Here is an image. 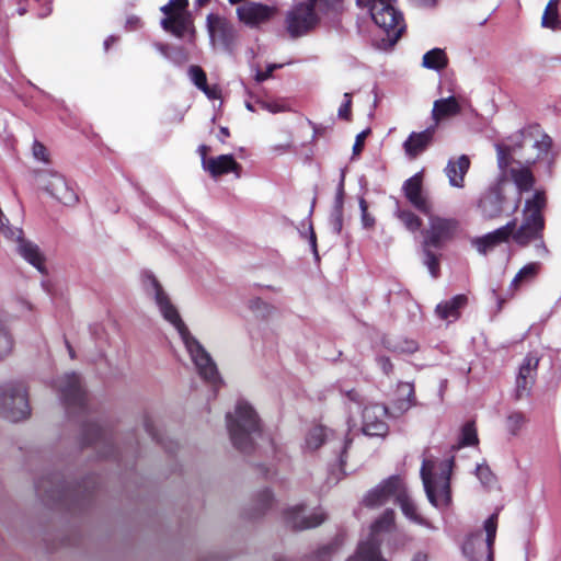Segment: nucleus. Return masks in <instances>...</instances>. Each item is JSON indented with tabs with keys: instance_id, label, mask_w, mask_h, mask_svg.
Wrapping results in <instances>:
<instances>
[{
	"instance_id": "1",
	"label": "nucleus",
	"mask_w": 561,
	"mask_h": 561,
	"mask_svg": "<svg viewBox=\"0 0 561 561\" xmlns=\"http://www.w3.org/2000/svg\"><path fill=\"white\" fill-rule=\"evenodd\" d=\"M142 285L146 294L154 300L164 320L170 322L179 332L198 375L213 385L219 382L220 376L215 362L199 341L191 334L185 323L182 321L178 309L171 302L168 294L164 291L156 276L152 273L145 272L142 274Z\"/></svg>"
},
{
	"instance_id": "2",
	"label": "nucleus",
	"mask_w": 561,
	"mask_h": 561,
	"mask_svg": "<svg viewBox=\"0 0 561 561\" xmlns=\"http://www.w3.org/2000/svg\"><path fill=\"white\" fill-rule=\"evenodd\" d=\"M341 0H295L285 16V26L294 38L314 30L323 15L335 11Z\"/></svg>"
},
{
	"instance_id": "3",
	"label": "nucleus",
	"mask_w": 561,
	"mask_h": 561,
	"mask_svg": "<svg viewBox=\"0 0 561 561\" xmlns=\"http://www.w3.org/2000/svg\"><path fill=\"white\" fill-rule=\"evenodd\" d=\"M226 422L232 445L243 453L252 450L261 434L260 419L253 407L244 400L238 401L234 411L227 413Z\"/></svg>"
},
{
	"instance_id": "4",
	"label": "nucleus",
	"mask_w": 561,
	"mask_h": 561,
	"mask_svg": "<svg viewBox=\"0 0 561 561\" xmlns=\"http://www.w3.org/2000/svg\"><path fill=\"white\" fill-rule=\"evenodd\" d=\"M546 196L541 191H537L531 198L525 201L523 208V220L520 226L512 232V240L522 247L529 244L531 241H539L536 244L538 251L547 253V249L542 241V232L545 229L543 209L546 207Z\"/></svg>"
},
{
	"instance_id": "5",
	"label": "nucleus",
	"mask_w": 561,
	"mask_h": 561,
	"mask_svg": "<svg viewBox=\"0 0 561 561\" xmlns=\"http://www.w3.org/2000/svg\"><path fill=\"white\" fill-rule=\"evenodd\" d=\"M453 459L434 460L424 458L421 467V478L426 496L435 507H443L450 502V473Z\"/></svg>"
},
{
	"instance_id": "6",
	"label": "nucleus",
	"mask_w": 561,
	"mask_h": 561,
	"mask_svg": "<svg viewBox=\"0 0 561 561\" xmlns=\"http://www.w3.org/2000/svg\"><path fill=\"white\" fill-rule=\"evenodd\" d=\"M356 3L369 11L373 21L387 34L391 45L399 39L404 30V23L393 0H356Z\"/></svg>"
},
{
	"instance_id": "7",
	"label": "nucleus",
	"mask_w": 561,
	"mask_h": 561,
	"mask_svg": "<svg viewBox=\"0 0 561 561\" xmlns=\"http://www.w3.org/2000/svg\"><path fill=\"white\" fill-rule=\"evenodd\" d=\"M497 529V514H492L484 522L485 537L481 531L470 534L463 545L462 552L468 561H493V545Z\"/></svg>"
},
{
	"instance_id": "8",
	"label": "nucleus",
	"mask_w": 561,
	"mask_h": 561,
	"mask_svg": "<svg viewBox=\"0 0 561 561\" xmlns=\"http://www.w3.org/2000/svg\"><path fill=\"white\" fill-rule=\"evenodd\" d=\"M30 413L27 391L22 382L12 381L0 387V414L3 417L18 422Z\"/></svg>"
},
{
	"instance_id": "9",
	"label": "nucleus",
	"mask_w": 561,
	"mask_h": 561,
	"mask_svg": "<svg viewBox=\"0 0 561 561\" xmlns=\"http://www.w3.org/2000/svg\"><path fill=\"white\" fill-rule=\"evenodd\" d=\"M394 522V513L387 510L382 516L371 525V530L367 540L358 543L356 552L347 561H386L379 549L378 535L390 529Z\"/></svg>"
},
{
	"instance_id": "10",
	"label": "nucleus",
	"mask_w": 561,
	"mask_h": 561,
	"mask_svg": "<svg viewBox=\"0 0 561 561\" xmlns=\"http://www.w3.org/2000/svg\"><path fill=\"white\" fill-rule=\"evenodd\" d=\"M497 164L503 173L510 174L512 181L516 185L519 195L523 192L530 191L534 186V175L529 168L517 163L512 165V156L515 153V148L510 145L496 144Z\"/></svg>"
},
{
	"instance_id": "11",
	"label": "nucleus",
	"mask_w": 561,
	"mask_h": 561,
	"mask_svg": "<svg viewBox=\"0 0 561 561\" xmlns=\"http://www.w3.org/2000/svg\"><path fill=\"white\" fill-rule=\"evenodd\" d=\"M0 232L8 239L18 242V251L20 255L33 265L39 273H46L45 257L41 252L39 248L31 242L26 241L22 238V230L19 228H11L9 226V220L4 216L2 209L0 208Z\"/></svg>"
},
{
	"instance_id": "12",
	"label": "nucleus",
	"mask_w": 561,
	"mask_h": 561,
	"mask_svg": "<svg viewBox=\"0 0 561 561\" xmlns=\"http://www.w3.org/2000/svg\"><path fill=\"white\" fill-rule=\"evenodd\" d=\"M35 180L41 188L61 204L72 206L78 202L76 192L58 172L48 169L39 170L35 174Z\"/></svg>"
},
{
	"instance_id": "13",
	"label": "nucleus",
	"mask_w": 561,
	"mask_h": 561,
	"mask_svg": "<svg viewBox=\"0 0 561 561\" xmlns=\"http://www.w3.org/2000/svg\"><path fill=\"white\" fill-rule=\"evenodd\" d=\"M188 0H170L161 8L167 15L161 20L163 30L171 32L176 37H183L191 27V19L187 13Z\"/></svg>"
},
{
	"instance_id": "14",
	"label": "nucleus",
	"mask_w": 561,
	"mask_h": 561,
	"mask_svg": "<svg viewBox=\"0 0 561 561\" xmlns=\"http://www.w3.org/2000/svg\"><path fill=\"white\" fill-rule=\"evenodd\" d=\"M541 356L538 352H529L519 363L515 379V398L528 397L536 382L538 365Z\"/></svg>"
},
{
	"instance_id": "15",
	"label": "nucleus",
	"mask_w": 561,
	"mask_h": 561,
	"mask_svg": "<svg viewBox=\"0 0 561 561\" xmlns=\"http://www.w3.org/2000/svg\"><path fill=\"white\" fill-rule=\"evenodd\" d=\"M426 216L428 218V228L424 233L426 245L440 248L443 243L454 238L458 229L456 219L436 216L433 210Z\"/></svg>"
},
{
	"instance_id": "16",
	"label": "nucleus",
	"mask_w": 561,
	"mask_h": 561,
	"mask_svg": "<svg viewBox=\"0 0 561 561\" xmlns=\"http://www.w3.org/2000/svg\"><path fill=\"white\" fill-rule=\"evenodd\" d=\"M402 485V479L398 476H392L371 489L365 495L363 504L369 508H377L387 504L391 500L396 502Z\"/></svg>"
},
{
	"instance_id": "17",
	"label": "nucleus",
	"mask_w": 561,
	"mask_h": 561,
	"mask_svg": "<svg viewBox=\"0 0 561 561\" xmlns=\"http://www.w3.org/2000/svg\"><path fill=\"white\" fill-rule=\"evenodd\" d=\"M388 409L378 403L368 404L362 413V432L366 436L382 437L388 433Z\"/></svg>"
},
{
	"instance_id": "18",
	"label": "nucleus",
	"mask_w": 561,
	"mask_h": 561,
	"mask_svg": "<svg viewBox=\"0 0 561 561\" xmlns=\"http://www.w3.org/2000/svg\"><path fill=\"white\" fill-rule=\"evenodd\" d=\"M284 518L291 528L304 530L322 524L325 519V513L321 508H317L307 514L306 507L302 504H297L286 508Z\"/></svg>"
},
{
	"instance_id": "19",
	"label": "nucleus",
	"mask_w": 561,
	"mask_h": 561,
	"mask_svg": "<svg viewBox=\"0 0 561 561\" xmlns=\"http://www.w3.org/2000/svg\"><path fill=\"white\" fill-rule=\"evenodd\" d=\"M229 2L232 4L243 2L238 7L237 14L240 21L251 26L268 21L277 12V8L274 5H266L254 1L229 0Z\"/></svg>"
},
{
	"instance_id": "20",
	"label": "nucleus",
	"mask_w": 561,
	"mask_h": 561,
	"mask_svg": "<svg viewBox=\"0 0 561 561\" xmlns=\"http://www.w3.org/2000/svg\"><path fill=\"white\" fill-rule=\"evenodd\" d=\"M58 389L62 401L68 407L83 408L85 402V393L82 389L80 378L75 373L66 374L57 380Z\"/></svg>"
},
{
	"instance_id": "21",
	"label": "nucleus",
	"mask_w": 561,
	"mask_h": 561,
	"mask_svg": "<svg viewBox=\"0 0 561 561\" xmlns=\"http://www.w3.org/2000/svg\"><path fill=\"white\" fill-rule=\"evenodd\" d=\"M515 226L516 219H513L508 221L506 225L495 229L492 232L472 239L471 244L477 249V251L480 254L485 255L488 252L492 251L499 244L507 242L510 239H512L511 234L515 229Z\"/></svg>"
},
{
	"instance_id": "22",
	"label": "nucleus",
	"mask_w": 561,
	"mask_h": 561,
	"mask_svg": "<svg viewBox=\"0 0 561 561\" xmlns=\"http://www.w3.org/2000/svg\"><path fill=\"white\" fill-rule=\"evenodd\" d=\"M403 192L407 199L422 214L428 215L433 205L422 187V175L420 173L408 179L403 184Z\"/></svg>"
},
{
	"instance_id": "23",
	"label": "nucleus",
	"mask_w": 561,
	"mask_h": 561,
	"mask_svg": "<svg viewBox=\"0 0 561 561\" xmlns=\"http://www.w3.org/2000/svg\"><path fill=\"white\" fill-rule=\"evenodd\" d=\"M206 163L204 171L208 172L213 178H218L228 173H234L238 179L241 176L242 168L232 154L211 157Z\"/></svg>"
},
{
	"instance_id": "24",
	"label": "nucleus",
	"mask_w": 561,
	"mask_h": 561,
	"mask_svg": "<svg viewBox=\"0 0 561 561\" xmlns=\"http://www.w3.org/2000/svg\"><path fill=\"white\" fill-rule=\"evenodd\" d=\"M436 133V125H432L421 133H412L403 144L405 153L415 158L432 142Z\"/></svg>"
},
{
	"instance_id": "25",
	"label": "nucleus",
	"mask_w": 561,
	"mask_h": 561,
	"mask_svg": "<svg viewBox=\"0 0 561 561\" xmlns=\"http://www.w3.org/2000/svg\"><path fill=\"white\" fill-rule=\"evenodd\" d=\"M470 168V159L466 154H461L457 159H450L445 168V174L451 186L463 187L465 175Z\"/></svg>"
},
{
	"instance_id": "26",
	"label": "nucleus",
	"mask_w": 561,
	"mask_h": 561,
	"mask_svg": "<svg viewBox=\"0 0 561 561\" xmlns=\"http://www.w3.org/2000/svg\"><path fill=\"white\" fill-rule=\"evenodd\" d=\"M460 111L461 106L454 96L436 100L432 110L434 125L437 127L443 119L456 116Z\"/></svg>"
},
{
	"instance_id": "27",
	"label": "nucleus",
	"mask_w": 561,
	"mask_h": 561,
	"mask_svg": "<svg viewBox=\"0 0 561 561\" xmlns=\"http://www.w3.org/2000/svg\"><path fill=\"white\" fill-rule=\"evenodd\" d=\"M503 202L504 198L500 190L485 194L479 204L483 217L488 219L499 217L503 211Z\"/></svg>"
},
{
	"instance_id": "28",
	"label": "nucleus",
	"mask_w": 561,
	"mask_h": 561,
	"mask_svg": "<svg viewBox=\"0 0 561 561\" xmlns=\"http://www.w3.org/2000/svg\"><path fill=\"white\" fill-rule=\"evenodd\" d=\"M466 302L467 297L465 295H457L450 300L437 305L436 313L443 320L455 321L459 318V310Z\"/></svg>"
},
{
	"instance_id": "29",
	"label": "nucleus",
	"mask_w": 561,
	"mask_h": 561,
	"mask_svg": "<svg viewBox=\"0 0 561 561\" xmlns=\"http://www.w3.org/2000/svg\"><path fill=\"white\" fill-rule=\"evenodd\" d=\"M332 434L331 430L322 425L311 427L305 438V448L310 451L317 450L324 443L331 442L330 436H332Z\"/></svg>"
},
{
	"instance_id": "30",
	"label": "nucleus",
	"mask_w": 561,
	"mask_h": 561,
	"mask_svg": "<svg viewBox=\"0 0 561 561\" xmlns=\"http://www.w3.org/2000/svg\"><path fill=\"white\" fill-rule=\"evenodd\" d=\"M396 503L400 505L402 513L409 519L420 525H427V523L417 513V508L414 502L410 499L404 484L402 485L400 493H398Z\"/></svg>"
},
{
	"instance_id": "31",
	"label": "nucleus",
	"mask_w": 561,
	"mask_h": 561,
	"mask_svg": "<svg viewBox=\"0 0 561 561\" xmlns=\"http://www.w3.org/2000/svg\"><path fill=\"white\" fill-rule=\"evenodd\" d=\"M414 404V387L410 382H400L397 388L396 408L401 412L408 411Z\"/></svg>"
},
{
	"instance_id": "32",
	"label": "nucleus",
	"mask_w": 561,
	"mask_h": 561,
	"mask_svg": "<svg viewBox=\"0 0 561 561\" xmlns=\"http://www.w3.org/2000/svg\"><path fill=\"white\" fill-rule=\"evenodd\" d=\"M447 57L443 49L433 48L424 54L422 66L427 69L442 70L447 66Z\"/></svg>"
},
{
	"instance_id": "33",
	"label": "nucleus",
	"mask_w": 561,
	"mask_h": 561,
	"mask_svg": "<svg viewBox=\"0 0 561 561\" xmlns=\"http://www.w3.org/2000/svg\"><path fill=\"white\" fill-rule=\"evenodd\" d=\"M558 5L559 0H549L541 19L543 27L557 30L560 26Z\"/></svg>"
},
{
	"instance_id": "34",
	"label": "nucleus",
	"mask_w": 561,
	"mask_h": 561,
	"mask_svg": "<svg viewBox=\"0 0 561 561\" xmlns=\"http://www.w3.org/2000/svg\"><path fill=\"white\" fill-rule=\"evenodd\" d=\"M394 215L411 232L417 231L422 226V220L414 213L409 209H402L398 204Z\"/></svg>"
},
{
	"instance_id": "35",
	"label": "nucleus",
	"mask_w": 561,
	"mask_h": 561,
	"mask_svg": "<svg viewBox=\"0 0 561 561\" xmlns=\"http://www.w3.org/2000/svg\"><path fill=\"white\" fill-rule=\"evenodd\" d=\"M540 268V264L537 262L529 263L522 267L512 280V286L518 288L524 282H529L536 277Z\"/></svg>"
},
{
	"instance_id": "36",
	"label": "nucleus",
	"mask_w": 561,
	"mask_h": 561,
	"mask_svg": "<svg viewBox=\"0 0 561 561\" xmlns=\"http://www.w3.org/2000/svg\"><path fill=\"white\" fill-rule=\"evenodd\" d=\"M478 444V435L477 430L474 427L473 422H467L460 433L457 448L466 447V446H474Z\"/></svg>"
},
{
	"instance_id": "37",
	"label": "nucleus",
	"mask_w": 561,
	"mask_h": 561,
	"mask_svg": "<svg viewBox=\"0 0 561 561\" xmlns=\"http://www.w3.org/2000/svg\"><path fill=\"white\" fill-rule=\"evenodd\" d=\"M430 247L423 242V263L428 268L431 275L436 278L439 274V261L437 255L430 250Z\"/></svg>"
},
{
	"instance_id": "38",
	"label": "nucleus",
	"mask_w": 561,
	"mask_h": 561,
	"mask_svg": "<svg viewBox=\"0 0 561 561\" xmlns=\"http://www.w3.org/2000/svg\"><path fill=\"white\" fill-rule=\"evenodd\" d=\"M526 422L527 419L522 412H512L506 417V428L512 435H517Z\"/></svg>"
},
{
	"instance_id": "39",
	"label": "nucleus",
	"mask_w": 561,
	"mask_h": 561,
	"mask_svg": "<svg viewBox=\"0 0 561 561\" xmlns=\"http://www.w3.org/2000/svg\"><path fill=\"white\" fill-rule=\"evenodd\" d=\"M208 30L213 37H215L218 33H225L229 25L227 21L219 15L209 14L207 16Z\"/></svg>"
},
{
	"instance_id": "40",
	"label": "nucleus",
	"mask_w": 561,
	"mask_h": 561,
	"mask_svg": "<svg viewBox=\"0 0 561 561\" xmlns=\"http://www.w3.org/2000/svg\"><path fill=\"white\" fill-rule=\"evenodd\" d=\"M12 348V336L4 328L0 327V360L10 354Z\"/></svg>"
},
{
	"instance_id": "41",
	"label": "nucleus",
	"mask_w": 561,
	"mask_h": 561,
	"mask_svg": "<svg viewBox=\"0 0 561 561\" xmlns=\"http://www.w3.org/2000/svg\"><path fill=\"white\" fill-rule=\"evenodd\" d=\"M188 75L192 82L201 90L207 83L205 71L198 66H191Z\"/></svg>"
},
{
	"instance_id": "42",
	"label": "nucleus",
	"mask_w": 561,
	"mask_h": 561,
	"mask_svg": "<svg viewBox=\"0 0 561 561\" xmlns=\"http://www.w3.org/2000/svg\"><path fill=\"white\" fill-rule=\"evenodd\" d=\"M329 222L333 232L339 234L343 228V208L333 207Z\"/></svg>"
},
{
	"instance_id": "43",
	"label": "nucleus",
	"mask_w": 561,
	"mask_h": 561,
	"mask_svg": "<svg viewBox=\"0 0 561 561\" xmlns=\"http://www.w3.org/2000/svg\"><path fill=\"white\" fill-rule=\"evenodd\" d=\"M359 208L362 213V225L366 229H370L375 225V218L368 213V205L367 202L360 197L359 198Z\"/></svg>"
},
{
	"instance_id": "44",
	"label": "nucleus",
	"mask_w": 561,
	"mask_h": 561,
	"mask_svg": "<svg viewBox=\"0 0 561 561\" xmlns=\"http://www.w3.org/2000/svg\"><path fill=\"white\" fill-rule=\"evenodd\" d=\"M352 442V437L345 436L343 439L337 442L336 446H334V451L339 454V460L341 465H344L345 462V454Z\"/></svg>"
},
{
	"instance_id": "45",
	"label": "nucleus",
	"mask_w": 561,
	"mask_h": 561,
	"mask_svg": "<svg viewBox=\"0 0 561 561\" xmlns=\"http://www.w3.org/2000/svg\"><path fill=\"white\" fill-rule=\"evenodd\" d=\"M351 106H352V94L346 92V93H344V101L337 111L339 117L343 118V119H350Z\"/></svg>"
},
{
	"instance_id": "46",
	"label": "nucleus",
	"mask_w": 561,
	"mask_h": 561,
	"mask_svg": "<svg viewBox=\"0 0 561 561\" xmlns=\"http://www.w3.org/2000/svg\"><path fill=\"white\" fill-rule=\"evenodd\" d=\"M332 545L323 546L309 557L308 561H328L332 554Z\"/></svg>"
},
{
	"instance_id": "47",
	"label": "nucleus",
	"mask_w": 561,
	"mask_h": 561,
	"mask_svg": "<svg viewBox=\"0 0 561 561\" xmlns=\"http://www.w3.org/2000/svg\"><path fill=\"white\" fill-rule=\"evenodd\" d=\"M476 474L484 485H490L493 481V474L488 466H477Z\"/></svg>"
},
{
	"instance_id": "48",
	"label": "nucleus",
	"mask_w": 561,
	"mask_h": 561,
	"mask_svg": "<svg viewBox=\"0 0 561 561\" xmlns=\"http://www.w3.org/2000/svg\"><path fill=\"white\" fill-rule=\"evenodd\" d=\"M32 151H33V156L35 159L43 161V162H48L47 149L43 144L35 140L33 144Z\"/></svg>"
},
{
	"instance_id": "49",
	"label": "nucleus",
	"mask_w": 561,
	"mask_h": 561,
	"mask_svg": "<svg viewBox=\"0 0 561 561\" xmlns=\"http://www.w3.org/2000/svg\"><path fill=\"white\" fill-rule=\"evenodd\" d=\"M257 105L265 111L271 113H279L285 111V106L277 102L257 101Z\"/></svg>"
},
{
	"instance_id": "50",
	"label": "nucleus",
	"mask_w": 561,
	"mask_h": 561,
	"mask_svg": "<svg viewBox=\"0 0 561 561\" xmlns=\"http://www.w3.org/2000/svg\"><path fill=\"white\" fill-rule=\"evenodd\" d=\"M282 67H283V65H282V64H272V65H268V66H267V68H266V70H264V71H256V73H255V80H256L257 82H263V81H265L266 79H268V78L272 76V73H273V71H274V70H276V69H278V68H282Z\"/></svg>"
},
{
	"instance_id": "51",
	"label": "nucleus",
	"mask_w": 561,
	"mask_h": 561,
	"mask_svg": "<svg viewBox=\"0 0 561 561\" xmlns=\"http://www.w3.org/2000/svg\"><path fill=\"white\" fill-rule=\"evenodd\" d=\"M369 133H370V129H365L356 136L355 144L353 146V154L354 156L360 153V151L364 148V141Z\"/></svg>"
},
{
	"instance_id": "52",
	"label": "nucleus",
	"mask_w": 561,
	"mask_h": 561,
	"mask_svg": "<svg viewBox=\"0 0 561 561\" xmlns=\"http://www.w3.org/2000/svg\"><path fill=\"white\" fill-rule=\"evenodd\" d=\"M209 100H216L220 98L221 91L218 85L209 87L207 83L201 89Z\"/></svg>"
},
{
	"instance_id": "53",
	"label": "nucleus",
	"mask_w": 561,
	"mask_h": 561,
	"mask_svg": "<svg viewBox=\"0 0 561 561\" xmlns=\"http://www.w3.org/2000/svg\"><path fill=\"white\" fill-rule=\"evenodd\" d=\"M417 348V345L414 341H404V343L401 345H394L392 347L396 352H402V353H413Z\"/></svg>"
},
{
	"instance_id": "54",
	"label": "nucleus",
	"mask_w": 561,
	"mask_h": 561,
	"mask_svg": "<svg viewBox=\"0 0 561 561\" xmlns=\"http://www.w3.org/2000/svg\"><path fill=\"white\" fill-rule=\"evenodd\" d=\"M343 197H344V186H343V180L341 181L337 191L336 196L334 201V208H343Z\"/></svg>"
},
{
	"instance_id": "55",
	"label": "nucleus",
	"mask_w": 561,
	"mask_h": 561,
	"mask_svg": "<svg viewBox=\"0 0 561 561\" xmlns=\"http://www.w3.org/2000/svg\"><path fill=\"white\" fill-rule=\"evenodd\" d=\"M533 147H538L539 152L537 154V158L540 157L541 153H546L548 151V148L550 146V141L547 137H543L541 141H535L531 144Z\"/></svg>"
},
{
	"instance_id": "56",
	"label": "nucleus",
	"mask_w": 561,
	"mask_h": 561,
	"mask_svg": "<svg viewBox=\"0 0 561 561\" xmlns=\"http://www.w3.org/2000/svg\"><path fill=\"white\" fill-rule=\"evenodd\" d=\"M250 307L253 310L260 309L261 307H263L264 309H266V317L270 316V313L272 312V307L259 298L252 300Z\"/></svg>"
},
{
	"instance_id": "57",
	"label": "nucleus",
	"mask_w": 561,
	"mask_h": 561,
	"mask_svg": "<svg viewBox=\"0 0 561 561\" xmlns=\"http://www.w3.org/2000/svg\"><path fill=\"white\" fill-rule=\"evenodd\" d=\"M410 2L416 8H432L436 5L437 0H410Z\"/></svg>"
},
{
	"instance_id": "58",
	"label": "nucleus",
	"mask_w": 561,
	"mask_h": 561,
	"mask_svg": "<svg viewBox=\"0 0 561 561\" xmlns=\"http://www.w3.org/2000/svg\"><path fill=\"white\" fill-rule=\"evenodd\" d=\"M210 148L206 145H201L198 147V153L201 156V159H202V167L203 169H205V164H207L206 162L209 161V158H207V154L209 152Z\"/></svg>"
},
{
	"instance_id": "59",
	"label": "nucleus",
	"mask_w": 561,
	"mask_h": 561,
	"mask_svg": "<svg viewBox=\"0 0 561 561\" xmlns=\"http://www.w3.org/2000/svg\"><path fill=\"white\" fill-rule=\"evenodd\" d=\"M378 364L383 370L385 374H389L392 370V364L390 363L389 358L387 357H379Z\"/></svg>"
},
{
	"instance_id": "60",
	"label": "nucleus",
	"mask_w": 561,
	"mask_h": 561,
	"mask_svg": "<svg viewBox=\"0 0 561 561\" xmlns=\"http://www.w3.org/2000/svg\"><path fill=\"white\" fill-rule=\"evenodd\" d=\"M290 144L274 145L271 147V151L276 154H283L290 149Z\"/></svg>"
},
{
	"instance_id": "61",
	"label": "nucleus",
	"mask_w": 561,
	"mask_h": 561,
	"mask_svg": "<svg viewBox=\"0 0 561 561\" xmlns=\"http://www.w3.org/2000/svg\"><path fill=\"white\" fill-rule=\"evenodd\" d=\"M261 497H262V502H263V505L264 507H268L270 504L273 502V494L270 490H265L262 494H261Z\"/></svg>"
},
{
	"instance_id": "62",
	"label": "nucleus",
	"mask_w": 561,
	"mask_h": 561,
	"mask_svg": "<svg viewBox=\"0 0 561 561\" xmlns=\"http://www.w3.org/2000/svg\"><path fill=\"white\" fill-rule=\"evenodd\" d=\"M345 396L348 398V400L353 401V402H359V399H360V396L359 393L354 390V389H351V390H346L345 391Z\"/></svg>"
},
{
	"instance_id": "63",
	"label": "nucleus",
	"mask_w": 561,
	"mask_h": 561,
	"mask_svg": "<svg viewBox=\"0 0 561 561\" xmlns=\"http://www.w3.org/2000/svg\"><path fill=\"white\" fill-rule=\"evenodd\" d=\"M126 23H127V26L129 27V30H136L139 26L140 21L138 18L131 16V18L127 19Z\"/></svg>"
},
{
	"instance_id": "64",
	"label": "nucleus",
	"mask_w": 561,
	"mask_h": 561,
	"mask_svg": "<svg viewBox=\"0 0 561 561\" xmlns=\"http://www.w3.org/2000/svg\"><path fill=\"white\" fill-rule=\"evenodd\" d=\"M145 427H146V431L149 433V435H150L153 439H158V436H157V434H156V433H154V431H153L152 424H151L149 421H146V423H145Z\"/></svg>"
}]
</instances>
